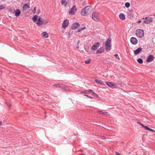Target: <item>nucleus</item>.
Masks as SVG:
<instances>
[{
    "label": "nucleus",
    "instance_id": "nucleus-22",
    "mask_svg": "<svg viewBox=\"0 0 155 155\" xmlns=\"http://www.w3.org/2000/svg\"><path fill=\"white\" fill-rule=\"evenodd\" d=\"M130 13L128 14V16L130 18H133L134 16V14L133 13V11L131 10L130 11Z\"/></svg>",
    "mask_w": 155,
    "mask_h": 155
},
{
    "label": "nucleus",
    "instance_id": "nucleus-17",
    "mask_svg": "<svg viewBox=\"0 0 155 155\" xmlns=\"http://www.w3.org/2000/svg\"><path fill=\"white\" fill-rule=\"evenodd\" d=\"M14 10L15 15V16L17 17H18L21 14V11L19 9H16V10Z\"/></svg>",
    "mask_w": 155,
    "mask_h": 155
},
{
    "label": "nucleus",
    "instance_id": "nucleus-23",
    "mask_svg": "<svg viewBox=\"0 0 155 155\" xmlns=\"http://www.w3.org/2000/svg\"><path fill=\"white\" fill-rule=\"evenodd\" d=\"M144 127V129L147 130H149V131H151V132H154L155 131L154 130L150 128H149L148 127H147V126H145Z\"/></svg>",
    "mask_w": 155,
    "mask_h": 155
},
{
    "label": "nucleus",
    "instance_id": "nucleus-20",
    "mask_svg": "<svg viewBox=\"0 0 155 155\" xmlns=\"http://www.w3.org/2000/svg\"><path fill=\"white\" fill-rule=\"evenodd\" d=\"M28 3H25L24 4L23 8L24 10H26L28 8H29V5H28Z\"/></svg>",
    "mask_w": 155,
    "mask_h": 155
},
{
    "label": "nucleus",
    "instance_id": "nucleus-14",
    "mask_svg": "<svg viewBox=\"0 0 155 155\" xmlns=\"http://www.w3.org/2000/svg\"><path fill=\"white\" fill-rule=\"evenodd\" d=\"M80 26L79 24L77 22L74 23L71 26V28L72 29H74L76 28L78 26Z\"/></svg>",
    "mask_w": 155,
    "mask_h": 155
},
{
    "label": "nucleus",
    "instance_id": "nucleus-18",
    "mask_svg": "<svg viewBox=\"0 0 155 155\" xmlns=\"http://www.w3.org/2000/svg\"><path fill=\"white\" fill-rule=\"evenodd\" d=\"M95 82L98 84H99L101 85H104V82L101 80L99 79H95Z\"/></svg>",
    "mask_w": 155,
    "mask_h": 155
},
{
    "label": "nucleus",
    "instance_id": "nucleus-42",
    "mask_svg": "<svg viewBox=\"0 0 155 155\" xmlns=\"http://www.w3.org/2000/svg\"><path fill=\"white\" fill-rule=\"evenodd\" d=\"M85 28V27H84V28H81L80 29L81 30V31H82V30H84V29Z\"/></svg>",
    "mask_w": 155,
    "mask_h": 155
},
{
    "label": "nucleus",
    "instance_id": "nucleus-9",
    "mask_svg": "<svg viewBox=\"0 0 155 155\" xmlns=\"http://www.w3.org/2000/svg\"><path fill=\"white\" fill-rule=\"evenodd\" d=\"M92 18L95 21H97L99 20L98 17V14L96 12H94L92 14Z\"/></svg>",
    "mask_w": 155,
    "mask_h": 155
},
{
    "label": "nucleus",
    "instance_id": "nucleus-5",
    "mask_svg": "<svg viewBox=\"0 0 155 155\" xmlns=\"http://www.w3.org/2000/svg\"><path fill=\"white\" fill-rule=\"evenodd\" d=\"M53 87L54 88H60L61 89L66 90L67 87V86H64L63 84H54L53 85Z\"/></svg>",
    "mask_w": 155,
    "mask_h": 155
},
{
    "label": "nucleus",
    "instance_id": "nucleus-6",
    "mask_svg": "<svg viewBox=\"0 0 155 155\" xmlns=\"http://www.w3.org/2000/svg\"><path fill=\"white\" fill-rule=\"evenodd\" d=\"M99 42H96L91 47V49L92 51L96 50L100 46Z\"/></svg>",
    "mask_w": 155,
    "mask_h": 155
},
{
    "label": "nucleus",
    "instance_id": "nucleus-48",
    "mask_svg": "<svg viewBox=\"0 0 155 155\" xmlns=\"http://www.w3.org/2000/svg\"><path fill=\"white\" fill-rule=\"evenodd\" d=\"M76 48L77 49L79 48V45H78V46Z\"/></svg>",
    "mask_w": 155,
    "mask_h": 155
},
{
    "label": "nucleus",
    "instance_id": "nucleus-28",
    "mask_svg": "<svg viewBox=\"0 0 155 155\" xmlns=\"http://www.w3.org/2000/svg\"><path fill=\"white\" fill-rule=\"evenodd\" d=\"M97 112L101 114H104L105 112H104L101 110H97Z\"/></svg>",
    "mask_w": 155,
    "mask_h": 155
},
{
    "label": "nucleus",
    "instance_id": "nucleus-27",
    "mask_svg": "<svg viewBox=\"0 0 155 155\" xmlns=\"http://www.w3.org/2000/svg\"><path fill=\"white\" fill-rule=\"evenodd\" d=\"M130 3L128 2H126L125 4V7L127 8H128L130 7Z\"/></svg>",
    "mask_w": 155,
    "mask_h": 155
},
{
    "label": "nucleus",
    "instance_id": "nucleus-15",
    "mask_svg": "<svg viewBox=\"0 0 155 155\" xmlns=\"http://www.w3.org/2000/svg\"><path fill=\"white\" fill-rule=\"evenodd\" d=\"M104 51V49L103 47H101L99 49H98L96 52V54H100L103 53Z\"/></svg>",
    "mask_w": 155,
    "mask_h": 155
},
{
    "label": "nucleus",
    "instance_id": "nucleus-47",
    "mask_svg": "<svg viewBox=\"0 0 155 155\" xmlns=\"http://www.w3.org/2000/svg\"><path fill=\"white\" fill-rule=\"evenodd\" d=\"M80 155H86V154H84V153H83V154H80Z\"/></svg>",
    "mask_w": 155,
    "mask_h": 155
},
{
    "label": "nucleus",
    "instance_id": "nucleus-37",
    "mask_svg": "<svg viewBox=\"0 0 155 155\" xmlns=\"http://www.w3.org/2000/svg\"><path fill=\"white\" fill-rule=\"evenodd\" d=\"M82 93H84V94L88 93L87 90H85L83 91H82Z\"/></svg>",
    "mask_w": 155,
    "mask_h": 155
},
{
    "label": "nucleus",
    "instance_id": "nucleus-36",
    "mask_svg": "<svg viewBox=\"0 0 155 155\" xmlns=\"http://www.w3.org/2000/svg\"><path fill=\"white\" fill-rule=\"evenodd\" d=\"M6 104L8 106V107H10L11 106V105L10 103H6Z\"/></svg>",
    "mask_w": 155,
    "mask_h": 155
},
{
    "label": "nucleus",
    "instance_id": "nucleus-7",
    "mask_svg": "<svg viewBox=\"0 0 155 155\" xmlns=\"http://www.w3.org/2000/svg\"><path fill=\"white\" fill-rule=\"evenodd\" d=\"M106 83L108 86L111 87L116 88L117 86V84L113 82H107Z\"/></svg>",
    "mask_w": 155,
    "mask_h": 155
},
{
    "label": "nucleus",
    "instance_id": "nucleus-8",
    "mask_svg": "<svg viewBox=\"0 0 155 155\" xmlns=\"http://www.w3.org/2000/svg\"><path fill=\"white\" fill-rule=\"evenodd\" d=\"M36 24L40 26L43 24H45V23H44V21L42 19L41 17H39Z\"/></svg>",
    "mask_w": 155,
    "mask_h": 155
},
{
    "label": "nucleus",
    "instance_id": "nucleus-3",
    "mask_svg": "<svg viewBox=\"0 0 155 155\" xmlns=\"http://www.w3.org/2000/svg\"><path fill=\"white\" fill-rule=\"evenodd\" d=\"M135 34L137 37L139 38H142L144 36L143 31L141 29H137L135 31Z\"/></svg>",
    "mask_w": 155,
    "mask_h": 155
},
{
    "label": "nucleus",
    "instance_id": "nucleus-25",
    "mask_svg": "<svg viewBox=\"0 0 155 155\" xmlns=\"http://www.w3.org/2000/svg\"><path fill=\"white\" fill-rule=\"evenodd\" d=\"M38 18V16L35 15L32 18V20L34 22H36L37 21V19Z\"/></svg>",
    "mask_w": 155,
    "mask_h": 155
},
{
    "label": "nucleus",
    "instance_id": "nucleus-29",
    "mask_svg": "<svg viewBox=\"0 0 155 155\" xmlns=\"http://www.w3.org/2000/svg\"><path fill=\"white\" fill-rule=\"evenodd\" d=\"M91 61V60L90 59H89L85 61V63L86 64H88L90 63V62Z\"/></svg>",
    "mask_w": 155,
    "mask_h": 155
},
{
    "label": "nucleus",
    "instance_id": "nucleus-12",
    "mask_svg": "<svg viewBox=\"0 0 155 155\" xmlns=\"http://www.w3.org/2000/svg\"><path fill=\"white\" fill-rule=\"evenodd\" d=\"M77 10V8L75 5H74L69 11V14L74 15L75 12Z\"/></svg>",
    "mask_w": 155,
    "mask_h": 155
},
{
    "label": "nucleus",
    "instance_id": "nucleus-39",
    "mask_svg": "<svg viewBox=\"0 0 155 155\" xmlns=\"http://www.w3.org/2000/svg\"><path fill=\"white\" fill-rule=\"evenodd\" d=\"M101 139H104L107 138H107L105 136H101Z\"/></svg>",
    "mask_w": 155,
    "mask_h": 155
},
{
    "label": "nucleus",
    "instance_id": "nucleus-32",
    "mask_svg": "<svg viewBox=\"0 0 155 155\" xmlns=\"http://www.w3.org/2000/svg\"><path fill=\"white\" fill-rule=\"evenodd\" d=\"M114 56L116 58L118 59H120L119 57V56L118 54H116L114 55Z\"/></svg>",
    "mask_w": 155,
    "mask_h": 155
},
{
    "label": "nucleus",
    "instance_id": "nucleus-38",
    "mask_svg": "<svg viewBox=\"0 0 155 155\" xmlns=\"http://www.w3.org/2000/svg\"><path fill=\"white\" fill-rule=\"evenodd\" d=\"M88 93H90L92 92V93L93 92V91L92 90H87Z\"/></svg>",
    "mask_w": 155,
    "mask_h": 155
},
{
    "label": "nucleus",
    "instance_id": "nucleus-50",
    "mask_svg": "<svg viewBox=\"0 0 155 155\" xmlns=\"http://www.w3.org/2000/svg\"><path fill=\"white\" fill-rule=\"evenodd\" d=\"M154 16L155 17V14L154 15Z\"/></svg>",
    "mask_w": 155,
    "mask_h": 155
},
{
    "label": "nucleus",
    "instance_id": "nucleus-35",
    "mask_svg": "<svg viewBox=\"0 0 155 155\" xmlns=\"http://www.w3.org/2000/svg\"><path fill=\"white\" fill-rule=\"evenodd\" d=\"M84 95L85 96H86L87 97H88L90 98L91 99H93V97H91V96H89L88 95L85 94H84Z\"/></svg>",
    "mask_w": 155,
    "mask_h": 155
},
{
    "label": "nucleus",
    "instance_id": "nucleus-24",
    "mask_svg": "<svg viewBox=\"0 0 155 155\" xmlns=\"http://www.w3.org/2000/svg\"><path fill=\"white\" fill-rule=\"evenodd\" d=\"M67 3V1H66V0H62L61 1V4L62 5H64L65 7L66 6Z\"/></svg>",
    "mask_w": 155,
    "mask_h": 155
},
{
    "label": "nucleus",
    "instance_id": "nucleus-49",
    "mask_svg": "<svg viewBox=\"0 0 155 155\" xmlns=\"http://www.w3.org/2000/svg\"><path fill=\"white\" fill-rule=\"evenodd\" d=\"M2 122V121H0V125L1 124Z\"/></svg>",
    "mask_w": 155,
    "mask_h": 155
},
{
    "label": "nucleus",
    "instance_id": "nucleus-19",
    "mask_svg": "<svg viewBox=\"0 0 155 155\" xmlns=\"http://www.w3.org/2000/svg\"><path fill=\"white\" fill-rule=\"evenodd\" d=\"M42 35L45 38H48V34L46 31H43L41 33Z\"/></svg>",
    "mask_w": 155,
    "mask_h": 155
},
{
    "label": "nucleus",
    "instance_id": "nucleus-31",
    "mask_svg": "<svg viewBox=\"0 0 155 155\" xmlns=\"http://www.w3.org/2000/svg\"><path fill=\"white\" fill-rule=\"evenodd\" d=\"M92 94L95 97H98V94H97L96 93H95L94 91L93 92Z\"/></svg>",
    "mask_w": 155,
    "mask_h": 155
},
{
    "label": "nucleus",
    "instance_id": "nucleus-40",
    "mask_svg": "<svg viewBox=\"0 0 155 155\" xmlns=\"http://www.w3.org/2000/svg\"><path fill=\"white\" fill-rule=\"evenodd\" d=\"M40 12H41V11L39 9L38 10V11H37L38 15L40 13Z\"/></svg>",
    "mask_w": 155,
    "mask_h": 155
},
{
    "label": "nucleus",
    "instance_id": "nucleus-46",
    "mask_svg": "<svg viewBox=\"0 0 155 155\" xmlns=\"http://www.w3.org/2000/svg\"><path fill=\"white\" fill-rule=\"evenodd\" d=\"M44 23H45V25L46 24H47L48 23V21H45V22H44Z\"/></svg>",
    "mask_w": 155,
    "mask_h": 155
},
{
    "label": "nucleus",
    "instance_id": "nucleus-34",
    "mask_svg": "<svg viewBox=\"0 0 155 155\" xmlns=\"http://www.w3.org/2000/svg\"><path fill=\"white\" fill-rule=\"evenodd\" d=\"M36 11V7H35L34 8L33 10V14H34L35 13Z\"/></svg>",
    "mask_w": 155,
    "mask_h": 155
},
{
    "label": "nucleus",
    "instance_id": "nucleus-1",
    "mask_svg": "<svg viewBox=\"0 0 155 155\" xmlns=\"http://www.w3.org/2000/svg\"><path fill=\"white\" fill-rule=\"evenodd\" d=\"M91 6L88 5L82 10L81 12V14L84 16H86L88 15L91 12Z\"/></svg>",
    "mask_w": 155,
    "mask_h": 155
},
{
    "label": "nucleus",
    "instance_id": "nucleus-43",
    "mask_svg": "<svg viewBox=\"0 0 155 155\" xmlns=\"http://www.w3.org/2000/svg\"><path fill=\"white\" fill-rule=\"evenodd\" d=\"M141 22V21L140 20H139L138 21L137 23L138 24H140Z\"/></svg>",
    "mask_w": 155,
    "mask_h": 155
},
{
    "label": "nucleus",
    "instance_id": "nucleus-16",
    "mask_svg": "<svg viewBox=\"0 0 155 155\" xmlns=\"http://www.w3.org/2000/svg\"><path fill=\"white\" fill-rule=\"evenodd\" d=\"M142 48L139 47L137 49L134 51V54L136 55L138 54L142 51Z\"/></svg>",
    "mask_w": 155,
    "mask_h": 155
},
{
    "label": "nucleus",
    "instance_id": "nucleus-4",
    "mask_svg": "<svg viewBox=\"0 0 155 155\" xmlns=\"http://www.w3.org/2000/svg\"><path fill=\"white\" fill-rule=\"evenodd\" d=\"M142 19L144 20L143 22L147 24L150 23L153 20L152 18L150 17H147L145 18H143Z\"/></svg>",
    "mask_w": 155,
    "mask_h": 155
},
{
    "label": "nucleus",
    "instance_id": "nucleus-45",
    "mask_svg": "<svg viewBox=\"0 0 155 155\" xmlns=\"http://www.w3.org/2000/svg\"><path fill=\"white\" fill-rule=\"evenodd\" d=\"M79 42H80V41L78 40V42H77V43L78 45H79Z\"/></svg>",
    "mask_w": 155,
    "mask_h": 155
},
{
    "label": "nucleus",
    "instance_id": "nucleus-30",
    "mask_svg": "<svg viewBox=\"0 0 155 155\" xmlns=\"http://www.w3.org/2000/svg\"><path fill=\"white\" fill-rule=\"evenodd\" d=\"M5 7L3 5H0V10H1L4 9Z\"/></svg>",
    "mask_w": 155,
    "mask_h": 155
},
{
    "label": "nucleus",
    "instance_id": "nucleus-13",
    "mask_svg": "<svg viewBox=\"0 0 155 155\" xmlns=\"http://www.w3.org/2000/svg\"><path fill=\"white\" fill-rule=\"evenodd\" d=\"M153 55H149L146 59V61L147 62L149 63L152 61L154 59Z\"/></svg>",
    "mask_w": 155,
    "mask_h": 155
},
{
    "label": "nucleus",
    "instance_id": "nucleus-2",
    "mask_svg": "<svg viewBox=\"0 0 155 155\" xmlns=\"http://www.w3.org/2000/svg\"><path fill=\"white\" fill-rule=\"evenodd\" d=\"M111 39L110 38H108L105 41V50L107 51L110 50L111 49Z\"/></svg>",
    "mask_w": 155,
    "mask_h": 155
},
{
    "label": "nucleus",
    "instance_id": "nucleus-41",
    "mask_svg": "<svg viewBox=\"0 0 155 155\" xmlns=\"http://www.w3.org/2000/svg\"><path fill=\"white\" fill-rule=\"evenodd\" d=\"M115 155H121L118 152H116Z\"/></svg>",
    "mask_w": 155,
    "mask_h": 155
},
{
    "label": "nucleus",
    "instance_id": "nucleus-21",
    "mask_svg": "<svg viewBox=\"0 0 155 155\" xmlns=\"http://www.w3.org/2000/svg\"><path fill=\"white\" fill-rule=\"evenodd\" d=\"M119 18L121 20H124L125 18V16L123 13H120L119 15Z\"/></svg>",
    "mask_w": 155,
    "mask_h": 155
},
{
    "label": "nucleus",
    "instance_id": "nucleus-11",
    "mask_svg": "<svg viewBox=\"0 0 155 155\" xmlns=\"http://www.w3.org/2000/svg\"><path fill=\"white\" fill-rule=\"evenodd\" d=\"M130 41L131 43L134 45H135L137 43L138 41L137 38L134 37H132L130 39Z\"/></svg>",
    "mask_w": 155,
    "mask_h": 155
},
{
    "label": "nucleus",
    "instance_id": "nucleus-33",
    "mask_svg": "<svg viewBox=\"0 0 155 155\" xmlns=\"http://www.w3.org/2000/svg\"><path fill=\"white\" fill-rule=\"evenodd\" d=\"M137 123H138L140 125L143 127L144 128V127H145V126L143 125V124H142L140 122H137Z\"/></svg>",
    "mask_w": 155,
    "mask_h": 155
},
{
    "label": "nucleus",
    "instance_id": "nucleus-26",
    "mask_svg": "<svg viewBox=\"0 0 155 155\" xmlns=\"http://www.w3.org/2000/svg\"><path fill=\"white\" fill-rule=\"evenodd\" d=\"M137 61L139 64H141L143 63V60L141 58H138L137 60Z\"/></svg>",
    "mask_w": 155,
    "mask_h": 155
},
{
    "label": "nucleus",
    "instance_id": "nucleus-44",
    "mask_svg": "<svg viewBox=\"0 0 155 155\" xmlns=\"http://www.w3.org/2000/svg\"><path fill=\"white\" fill-rule=\"evenodd\" d=\"M80 31H81V30H80V29H79L77 31H76V32H80Z\"/></svg>",
    "mask_w": 155,
    "mask_h": 155
},
{
    "label": "nucleus",
    "instance_id": "nucleus-10",
    "mask_svg": "<svg viewBox=\"0 0 155 155\" xmlns=\"http://www.w3.org/2000/svg\"><path fill=\"white\" fill-rule=\"evenodd\" d=\"M69 23V20L67 19L65 20L62 24V27L65 28L68 26Z\"/></svg>",
    "mask_w": 155,
    "mask_h": 155
}]
</instances>
